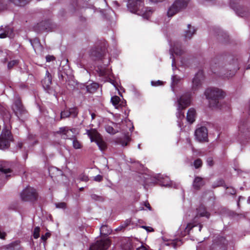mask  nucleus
<instances>
[{
    "mask_svg": "<svg viewBox=\"0 0 250 250\" xmlns=\"http://www.w3.org/2000/svg\"><path fill=\"white\" fill-rule=\"evenodd\" d=\"M107 42L104 41L103 42V46L101 47L100 52L99 51L98 48H92L89 50V55L93 61H96L99 60L103 61V65H100L98 66L96 71L100 76L104 77L107 79V81L110 82L114 86H116L114 81L112 79L113 76L111 70L106 67V66L109 64L110 60L109 56L107 57V59L105 58L106 55L104 53L107 49Z\"/></svg>",
    "mask_w": 250,
    "mask_h": 250,
    "instance_id": "f257e3e1",
    "label": "nucleus"
},
{
    "mask_svg": "<svg viewBox=\"0 0 250 250\" xmlns=\"http://www.w3.org/2000/svg\"><path fill=\"white\" fill-rule=\"evenodd\" d=\"M141 182L143 183L144 188H146L147 186L153 184H159L162 186L177 188L173 186L172 182L170 180L168 177L162 174L152 175L150 173L142 174L140 176Z\"/></svg>",
    "mask_w": 250,
    "mask_h": 250,
    "instance_id": "f03ea898",
    "label": "nucleus"
},
{
    "mask_svg": "<svg viewBox=\"0 0 250 250\" xmlns=\"http://www.w3.org/2000/svg\"><path fill=\"white\" fill-rule=\"evenodd\" d=\"M127 8L130 12L141 16L146 19L150 17L153 12L150 7L144 8L143 0H128Z\"/></svg>",
    "mask_w": 250,
    "mask_h": 250,
    "instance_id": "7ed1b4c3",
    "label": "nucleus"
},
{
    "mask_svg": "<svg viewBox=\"0 0 250 250\" xmlns=\"http://www.w3.org/2000/svg\"><path fill=\"white\" fill-rule=\"evenodd\" d=\"M191 102V95L187 93L182 95L175 103L177 106L176 116L178 118L177 123L179 127H181L180 121L185 117L183 110L190 104Z\"/></svg>",
    "mask_w": 250,
    "mask_h": 250,
    "instance_id": "20e7f679",
    "label": "nucleus"
},
{
    "mask_svg": "<svg viewBox=\"0 0 250 250\" xmlns=\"http://www.w3.org/2000/svg\"><path fill=\"white\" fill-rule=\"evenodd\" d=\"M205 95L207 99L209 100V104L211 107H217L218 100L225 96V93L221 89L215 87L207 88Z\"/></svg>",
    "mask_w": 250,
    "mask_h": 250,
    "instance_id": "39448f33",
    "label": "nucleus"
},
{
    "mask_svg": "<svg viewBox=\"0 0 250 250\" xmlns=\"http://www.w3.org/2000/svg\"><path fill=\"white\" fill-rule=\"evenodd\" d=\"M76 129H69L67 126L62 127L57 131L58 134H62V137L64 139H69L72 140V145L74 148L77 149L82 147L81 143L77 139L74 135Z\"/></svg>",
    "mask_w": 250,
    "mask_h": 250,
    "instance_id": "423d86ee",
    "label": "nucleus"
},
{
    "mask_svg": "<svg viewBox=\"0 0 250 250\" xmlns=\"http://www.w3.org/2000/svg\"><path fill=\"white\" fill-rule=\"evenodd\" d=\"M190 0H176L168 8L167 12V16L169 18L185 9Z\"/></svg>",
    "mask_w": 250,
    "mask_h": 250,
    "instance_id": "0eeeda50",
    "label": "nucleus"
},
{
    "mask_svg": "<svg viewBox=\"0 0 250 250\" xmlns=\"http://www.w3.org/2000/svg\"><path fill=\"white\" fill-rule=\"evenodd\" d=\"M86 134L90 139L91 142H95L99 149L103 151L106 148V144L102 140L100 134L95 130H87Z\"/></svg>",
    "mask_w": 250,
    "mask_h": 250,
    "instance_id": "6e6552de",
    "label": "nucleus"
},
{
    "mask_svg": "<svg viewBox=\"0 0 250 250\" xmlns=\"http://www.w3.org/2000/svg\"><path fill=\"white\" fill-rule=\"evenodd\" d=\"M36 189L31 187H27L21 193V197L24 201H35L38 198Z\"/></svg>",
    "mask_w": 250,
    "mask_h": 250,
    "instance_id": "1a4fd4ad",
    "label": "nucleus"
},
{
    "mask_svg": "<svg viewBox=\"0 0 250 250\" xmlns=\"http://www.w3.org/2000/svg\"><path fill=\"white\" fill-rule=\"evenodd\" d=\"M170 59H172V67L173 71L176 68L175 65V59L174 57V54L176 55H181L183 53L181 45L179 42H174L173 43H169Z\"/></svg>",
    "mask_w": 250,
    "mask_h": 250,
    "instance_id": "9d476101",
    "label": "nucleus"
},
{
    "mask_svg": "<svg viewBox=\"0 0 250 250\" xmlns=\"http://www.w3.org/2000/svg\"><path fill=\"white\" fill-rule=\"evenodd\" d=\"M12 139L10 131L8 129L4 128L0 135V149H4L8 148Z\"/></svg>",
    "mask_w": 250,
    "mask_h": 250,
    "instance_id": "9b49d317",
    "label": "nucleus"
},
{
    "mask_svg": "<svg viewBox=\"0 0 250 250\" xmlns=\"http://www.w3.org/2000/svg\"><path fill=\"white\" fill-rule=\"evenodd\" d=\"M111 242L108 238L97 240L90 246L89 250H107Z\"/></svg>",
    "mask_w": 250,
    "mask_h": 250,
    "instance_id": "f8f14e48",
    "label": "nucleus"
},
{
    "mask_svg": "<svg viewBox=\"0 0 250 250\" xmlns=\"http://www.w3.org/2000/svg\"><path fill=\"white\" fill-rule=\"evenodd\" d=\"M204 76L202 70H199L197 73H196L192 82V84L191 90L193 92L197 91L201 87L202 81L204 80Z\"/></svg>",
    "mask_w": 250,
    "mask_h": 250,
    "instance_id": "ddd939ff",
    "label": "nucleus"
},
{
    "mask_svg": "<svg viewBox=\"0 0 250 250\" xmlns=\"http://www.w3.org/2000/svg\"><path fill=\"white\" fill-rule=\"evenodd\" d=\"M238 69V66L237 63H235L232 68L230 66H228L227 68V71L224 69H221L219 72L215 71L213 72L214 73H218L219 76L223 78H229L232 77Z\"/></svg>",
    "mask_w": 250,
    "mask_h": 250,
    "instance_id": "4468645a",
    "label": "nucleus"
},
{
    "mask_svg": "<svg viewBox=\"0 0 250 250\" xmlns=\"http://www.w3.org/2000/svg\"><path fill=\"white\" fill-rule=\"evenodd\" d=\"M228 241L226 239L219 236L215 239L211 247V250H226Z\"/></svg>",
    "mask_w": 250,
    "mask_h": 250,
    "instance_id": "2eb2a0df",
    "label": "nucleus"
},
{
    "mask_svg": "<svg viewBox=\"0 0 250 250\" xmlns=\"http://www.w3.org/2000/svg\"><path fill=\"white\" fill-rule=\"evenodd\" d=\"M195 136L196 140L200 142L208 141V131L205 126H200L195 131Z\"/></svg>",
    "mask_w": 250,
    "mask_h": 250,
    "instance_id": "dca6fc26",
    "label": "nucleus"
},
{
    "mask_svg": "<svg viewBox=\"0 0 250 250\" xmlns=\"http://www.w3.org/2000/svg\"><path fill=\"white\" fill-rule=\"evenodd\" d=\"M127 125L128 126V128L130 132H124L123 139H120L118 141V143L122 145L123 146H125L127 145L128 143L130 141L131 132L132 131L134 128L132 123L129 120H125Z\"/></svg>",
    "mask_w": 250,
    "mask_h": 250,
    "instance_id": "f3484780",
    "label": "nucleus"
},
{
    "mask_svg": "<svg viewBox=\"0 0 250 250\" xmlns=\"http://www.w3.org/2000/svg\"><path fill=\"white\" fill-rule=\"evenodd\" d=\"M230 6L239 16L243 17L246 15L245 8L240 4L239 0H230Z\"/></svg>",
    "mask_w": 250,
    "mask_h": 250,
    "instance_id": "a211bd4d",
    "label": "nucleus"
},
{
    "mask_svg": "<svg viewBox=\"0 0 250 250\" xmlns=\"http://www.w3.org/2000/svg\"><path fill=\"white\" fill-rule=\"evenodd\" d=\"M197 226V224L195 223H189L186 225V224H182L178 230V233L180 236L184 237L189 234L192 229Z\"/></svg>",
    "mask_w": 250,
    "mask_h": 250,
    "instance_id": "6ab92c4d",
    "label": "nucleus"
},
{
    "mask_svg": "<svg viewBox=\"0 0 250 250\" xmlns=\"http://www.w3.org/2000/svg\"><path fill=\"white\" fill-rule=\"evenodd\" d=\"M12 108L15 115L19 118V116L24 113V109L21 104V101L19 97H16Z\"/></svg>",
    "mask_w": 250,
    "mask_h": 250,
    "instance_id": "aec40b11",
    "label": "nucleus"
},
{
    "mask_svg": "<svg viewBox=\"0 0 250 250\" xmlns=\"http://www.w3.org/2000/svg\"><path fill=\"white\" fill-rule=\"evenodd\" d=\"M42 83L44 89L48 93H53V90L50 88V85L52 83V77L48 70L46 71L45 76L42 80Z\"/></svg>",
    "mask_w": 250,
    "mask_h": 250,
    "instance_id": "412c9836",
    "label": "nucleus"
},
{
    "mask_svg": "<svg viewBox=\"0 0 250 250\" xmlns=\"http://www.w3.org/2000/svg\"><path fill=\"white\" fill-rule=\"evenodd\" d=\"M198 217H205L208 219L210 217V213L207 211L205 206L202 205H200L197 208V215L195 217L194 220Z\"/></svg>",
    "mask_w": 250,
    "mask_h": 250,
    "instance_id": "4be33fe9",
    "label": "nucleus"
},
{
    "mask_svg": "<svg viewBox=\"0 0 250 250\" xmlns=\"http://www.w3.org/2000/svg\"><path fill=\"white\" fill-rule=\"evenodd\" d=\"M205 184L203 179L200 177L196 176L195 177L192 186L194 189L198 190Z\"/></svg>",
    "mask_w": 250,
    "mask_h": 250,
    "instance_id": "5701e85b",
    "label": "nucleus"
},
{
    "mask_svg": "<svg viewBox=\"0 0 250 250\" xmlns=\"http://www.w3.org/2000/svg\"><path fill=\"white\" fill-rule=\"evenodd\" d=\"M196 111L194 108H190L187 113V119L190 123H192L195 121Z\"/></svg>",
    "mask_w": 250,
    "mask_h": 250,
    "instance_id": "b1692460",
    "label": "nucleus"
},
{
    "mask_svg": "<svg viewBox=\"0 0 250 250\" xmlns=\"http://www.w3.org/2000/svg\"><path fill=\"white\" fill-rule=\"evenodd\" d=\"M195 29L191 26L190 24L188 25V29L185 31L184 36L186 39H190L192 36L195 33Z\"/></svg>",
    "mask_w": 250,
    "mask_h": 250,
    "instance_id": "393cba45",
    "label": "nucleus"
},
{
    "mask_svg": "<svg viewBox=\"0 0 250 250\" xmlns=\"http://www.w3.org/2000/svg\"><path fill=\"white\" fill-rule=\"evenodd\" d=\"M120 101V97L117 96H113L111 98V102L116 108H119L120 107L124 106L123 102H121Z\"/></svg>",
    "mask_w": 250,
    "mask_h": 250,
    "instance_id": "a878e982",
    "label": "nucleus"
},
{
    "mask_svg": "<svg viewBox=\"0 0 250 250\" xmlns=\"http://www.w3.org/2000/svg\"><path fill=\"white\" fill-rule=\"evenodd\" d=\"M171 88L174 93H175V86L179 83L181 78L177 75L173 74L171 76Z\"/></svg>",
    "mask_w": 250,
    "mask_h": 250,
    "instance_id": "bb28decb",
    "label": "nucleus"
},
{
    "mask_svg": "<svg viewBox=\"0 0 250 250\" xmlns=\"http://www.w3.org/2000/svg\"><path fill=\"white\" fill-rule=\"evenodd\" d=\"M239 131L241 133H246L249 132V128L247 121H241L238 125Z\"/></svg>",
    "mask_w": 250,
    "mask_h": 250,
    "instance_id": "cd10ccee",
    "label": "nucleus"
},
{
    "mask_svg": "<svg viewBox=\"0 0 250 250\" xmlns=\"http://www.w3.org/2000/svg\"><path fill=\"white\" fill-rule=\"evenodd\" d=\"M31 0H8V1L18 6H24L28 3Z\"/></svg>",
    "mask_w": 250,
    "mask_h": 250,
    "instance_id": "c85d7f7f",
    "label": "nucleus"
},
{
    "mask_svg": "<svg viewBox=\"0 0 250 250\" xmlns=\"http://www.w3.org/2000/svg\"><path fill=\"white\" fill-rule=\"evenodd\" d=\"M99 87V84L97 83H92L86 85V90L89 93L94 92Z\"/></svg>",
    "mask_w": 250,
    "mask_h": 250,
    "instance_id": "c756f323",
    "label": "nucleus"
},
{
    "mask_svg": "<svg viewBox=\"0 0 250 250\" xmlns=\"http://www.w3.org/2000/svg\"><path fill=\"white\" fill-rule=\"evenodd\" d=\"M182 244V240L179 239H175L174 240H171L167 243H166V245L170 246L171 245L174 248H176L178 246H180Z\"/></svg>",
    "mask_w": 250,
    "mask_h": 250,
    "instance_id": "7c9ffc66",
    "label": "nucleus"
},
{
    "mask_svg": "<svg viewBox=\"0 0 250 250\" xmlns=\"http://www.w3.org/2000/svg\"><path fill=\"white\" fill-rule=\"evenodd\" d=\"M100 233L106 236L111 233V229L106 225H102L100 228Z\"/></svg>",
    "mask_w": 250,
    "mask_h": 250,
    "instance_id": "2f4dec72",
    "label": "nucleus"
},
{
    "mask_svg": "<svg viewBox=\"0 0 250 250\" xmlns=\"http://www.w3.org/2000/svg\"><path fill=\"white\" fill-rule=\"evenodd\" d=\"M11 172L9 168H0V176L7 178L10 176V175H8V174L11 173Z\"/></svg>",
    "mask_w": 250,
    "mask_h": 250,
    "instance_id": "473e14b6",
    "label": "nucleus"
},
{
    "mask_svg": "<svg viewBox=\"0 0 250 250\" xmlns=\"http://www.w3.org/2000/svg\"><path fill=\"white\" fill-rule=\"evenodd\" d=\"M12 32V30H11L10 28L8 26L5 27V30L3 33H2L0 34V39H3L7 37H11V34H9V31Z\"/></svg>",
    "mask_w": 250,
    "mask_h": 250,
    "instance_id": "72a5a7b5",
    "label": "nucleus"
},
{
    "mask_svg": "<svg viewBox=\"0 0 250 250\" xmlns=\"http://www.w3.org/2000/svg\"><path fill=\"white\" fill-rule=\"evenodd\" d=\"M19 242L17 241L13 242L7 246V249L10 250L18 249L19 248Z\"/></svg>",
    "mask_w": 250,
    "mask_h": 250,
    "instance_id": "f704fd0d",
    "label": "nucleus"
},
{
    "mask_svg": "<svg viewBox=\"0 0 250 250\" xmlns=\"http://www.w3.org/2000/svg\"><path fill=\"white\" fill-rule=\"evenodd\" d=\"M70 116L72 117L73 118H76L78 113V110L77 107H72L70 108L69 109Z\"/></svg>",
    "mask_w": 250,
    "mask_h": 250,
    "instance_id": "c9c22d12",
    "label": "nucleus"
},
{
    "mask_svg": "<svg viewBox=\"0 0 250 250\" xmlns=\"http://www.w3.org/2000/svg\"><path fill=\"white\" fill-rule=\"evenodd\" d=\"M70 116L69 110H64L61 113V119L68 118Z\"/></svg>",
    "mask_w": 250,
    "mask_h": 250,
    "instance_id": "e433bc0d",
    "label": "nucleus"
},
{
    "mask_svg": "<svg viewBox=\"0 0 250 250\" xmlns=\"http://www.w3.org/2000/svg\"><path fill=\"white\" fill-rule=\"evenodd\" d=\"M55 207L57 208L65 209L66 208V204L64 202H60L55 204Z\"/></svg>",
    "mask_w": 250,
    "mask_h": 250,
    "instance_id": "4c0bfd02",
    "label": "nucleus"
},
{
    "mask_svg": "<svg viewBox=\"0 0 250 250\" xmlns=\"http://www.w3.org/2000/svg\"><path fill=\"white\" fill-rule=\"evenodd\" d=\"M40 228L39 227L35 228L33 231V237L35 239H37L40 237Z\"/></svg>",
    "mask_w": 250,
    "mask_h": 250,
    "instance_id": "58836bf2",
    "label": "nucleus"
},
{
    "mask_svg": "<svg viewBox=\"0 0 250 250\" xmlns=\"http://www.w3.org/2000/svg\"><path fill=\"white\" fill-rule=\"evenodd\" d=\"M193 165L195 168H198L202 165V161L200 159H197L194 161Z\"/></svg>",
    "mask_w": 250,
    "mask_h": 250,
    "instance_id": "ea45409f",
    "label": "nucleus"
},
{
    "mask_svg": "<svg viewBox=\"0 0 250 250\" xmlns=\"http://www.w3.org/2000/svg\"><path fill=\"white\" fill-rule=\"evenodd\" d=\"M105 130L107 132L111 134H114L116 132L113 127L110 125H106L105 126Z\"/></svg>",
    "mask_w": 250,
    "mask_h": 250,
    "instance_id": "a19ab883",
    "label": "nucleus"
},
{
    "mask_svg": "<svg viewBox=\"0 0 250 250\" xmlns=\"http://www.w3.org/2000/svg\"><path fill=\"white\" fill-rule=\"evenodd\" d=\"M18 63V61L17 60H13L8 62L7 67L8 69L12 68L14 65H16Z\"/></svg>",
    "mask_w": 250,
    "mask_h": 250,
    "instance_id": "79ce46f5",
    "label": "nucleus"
},
{
    "mask_svg": "<svg viewBox=\"0 0 250 250\" xmlns=\"http://www.w3.org/2000/svg\"><path fill=\"white\" fill-rule=\"evenodd\" d=\"M129 223V221L128 220H126L125 224L124 225H122L119 226V227H118L116 229V231L121 230L123 228H125V227H126L128 225Z\"/></svg>",
    "mask_w": 250,
    "mask_h": 250,
    "instance_id": "37998d69",
    "label": "nucleus"
},
{
    "mask_svg": "<svg viewBox=\"0 0 250 250\" xmlns=\"http://www.w3.org/2000/svg\"><path fill=\"white\" fill-rule=\"evenodd\" d=\"M163 82L158 80L157 81H151V84L152 86H156L163 84Z\"/></svg>",
    "mask_w": 250,
    "mask_h": 250,
    "instance_id": "c03bdc74",
    "label": "nucleus"
},
{
    "mask_svg": "<svg viewBox=\"0 0 250 250\" xmlns=\"http://www.w3.org/2000/svg\"><path fill=\"white\" fill-rule=\"evenodd\" d=\"M44 22H42L40 23H38L37 26L40 28L39 30H47L48 27L45 25H43Z\"/></svg>",
    "mask_w": 250,
    "mask_h": 250,
    "instance_id": "a18cd8bd",
    "label": "nucleus"
},
{
    "mask_svg": "<svg viewBox=\"0 0 250 250\" xmlns=\"http://www.w3.org/2000/svg\"><path fill=\"white\" fill-rule=\"evenodd\" d=\"M50 236V233L49 232H46L44 235H42L41 237V239L42 241H46L48 238Z\"/></svg>",
    "mask_w": 250,
    "mask_h": 250,
    "instance_id": "49530a36",
    "label": "nucleus"
},
{
    "mask_svg": "<svg viewBox=\"0 0 250 250\" xmlns=\"http://www.w3.org/2000/svg\"><path fill=\"white\" fill-rule=\"evenodd\" d=\"M80 180L87 182L88 181V177L85 175H81L79 177Z\"/></svg>",
    "mask_w": 250,
    "mask_h": 250,
    "instance_id": "de8ad7c7",
    "label": "nucleus"
},
{
    "mask_svg": "<svg viewBox=\"0 0 250 250\" xmlns=\"http://www.w3.org/2000/svg\"><path fill=\"white\" fill-rule=\"evenodd\" d=\"M207 163L208 165L210 167L213 165V161L211 158H208L207 160Z\"/></svg>",
    "mask_w": 250,
    "mask_h": 250,
    "instance_id": "09e8293b",
    "label": "nucleus"
},
{
    "mask_svg": "<svg viewBox=\"0 0 250 250\" xmlns=\"http://www.w3.org/2000/svg\"><path fill=\"white\" fill-rule=\"evenodd\" d=\"M103 179V177L100 175H98L94 177V180L97 182H100Z\"/></svg>",
    "mask_w": 250,
    "mask_h": 250,
    "instance_id": "8fccbe9b",
    "label": "nucleus"
},
{
    "mask_svg": "<svg viewBox=\"0 0 250 250\" xmlns=\"http://www.w3.org/2000/svg\"><path fill=\"white\" fill-rule=\"evenodd\" d=\"M10 115L9 114H8L6 117H3V121L4 123H8L10 122Z\"/></svg>",
    "mask_w": 250,
    "mask_h": 250,
    "instance_id": "3c124183",
    "label": "nucleus"
},
{
    "mask_svg": "<svg viewBox=\"0 0 250 250\" xmlns=\"http://www.w3.org/2000/svg\"><path fill=\"white\" fill-rule=\"evenodd\" d=\"M54 59H55V58L53 56L48 55L46 57V61L48 62H49L53 60Z\"/></svg>",
    "mask_w": 250,
    "mask_h": 250,
    "instance_id": "603ef678",
    "label": "nucleus"
},
{
    "mask_svg": "<svg viewBox=\"0 0 250 250\" xmlns=\"http://www.w3.org/2000/svg\"><path fill=\"white\" fill-rule=\"evenodd\" d=\"M5 8H6V7L3 4L2 0H0V11L4 10Z\"/></svg>",
    "mask_w": 250,
    "mask_h": 250,
    "instance_id": "864d4df0",
    "label": "nucleus"
},
{
    "mask_svg": "<svg viewBox=\"0 0 250 250\" xmlns=\"http://www.w3.org/2000/svg\"><path fill=\"white\" fill-rule=\"evenodd\" d=\"M136 250H148L145 246L143 244H141L140 247L136 248Z\"/></svg>",
    "mask_w": 250,
    "mask_h": 250,
    "instance_id": "5fc2aeb1",
    "label": "nucleus"
},
{
    "mask_svg": "<svg viewBox=\"0 0 250 250\" xmlns=\"http://www.w3.org/2000/svg\"><path fill=\"white\" fill-rule=\"evenodd\" d=\"M127 245L129 247L128 250H132L133 249V244L131 242H129L127 243ZM125 250H127L125 248H124Z\"/></svg>",
    "mask_w": 250,
    "mask_h": 250,
    "instance_id": "6e6d98bb",
    "label": "nucleus"
},
{
    "mask_svg": "<svg viewBox=\"0 0 250 250\" xmlns=\"http://www.w3.org/2000/svg\"><path fill=\"white\" fill-rule=\"evenodd\" d=\"M142 227L143 228L145 229L148 231H150H150H153V229L152 228H151V227H146V226H142Z\"/></svg>",
    "mask_w": 250,
    "mask_h": 250,
    "instance_id": "4d7b16f0",
    "label": "nucleus"
},
{
    "mask_svg": "<svg viewBox=\"0 0 250 250\" xmlns=\"http://www.w3.org/2000/svg\"><path fill=\"white\" fill-rule=\"evenodd\" d=\"M91 198L94 200H99V198H100V197L97 196L96 194H92V195H91Z\"/></svg>",
    "mask_w": 250,
    "mask_h": 250,
    "instance_id": "13d9d810",
    "label": "nucleus"
},
{
    "mask_svg": "<svg viewBox=\"0 0 250 250\" xmlns=\"http://www.w3.org/2000/svg\"><path fill=\"white\" fill-rule=\"evenodd\" d=\"M144 205L146 206V207L147 208H148L149 210H150V208H151L148 202H145L144 203Z\"/></svg>",
    "mask_w": 250,
    "mask_h": 250,
    "instance_id": "bf43d9fd",
    "label": "nucleus"
},
{
    "mask_svg": "<svg viewBox=\"0 0 250 250\" xmlns=\"http://www.w3.org/2000/svg\"><path fill=\"white\" fill-rule=\"evenodd\" d=\"M51 170H56V171H58L59 174H61L62 173V171L61 170H59L58 168H57L56 167H54V168H52L51 169H49V171H51Z\"/></svg>",
    "mask_w": 250,
    "mask_h": 250,
    "instance_id": "052dcab7",
    "label": "nucleus"
},
{
    "mask_svg": "<svg viewBox=\"0 0 250 250\" xmlns=\"http://www.w3.org/2000/svg\"><path fill=\"white\" fill-rule=\"evenodd\" d=\"M113 5H115L117 7L119 6V4L118 3V1L116 0L113 1Z\"/></svg>",
    "mask_w": 250,
    "mask_h": 250,
    "instance_id": "680f3d73",
    "label": "nucleus"
},
{
    "mask_svg": "<svg viewBox=\"0 0 250 250\" xmlns=\"http://www.w3.org/2000/svg\"><path fill=\"white\" fill-rule=\"evenodd\" d=\"M91 115L92 119L93 120L95 118V114L94 113H91Z\"/></svg>",
    "mask_w": 250,
    "mask_h": 250,
    "instance_id": "e2e57ef3",
    "label": "nucleus"
},
{
    "mask_svg": "<svg viewBox=\"0 0 250 250\" xmlns=\"http://www.w3.org/2000/svg\"><path fill=\"white\" fill-rule=\"evenodd\" d=\"M79 65L81 67H83L84 66V64H83V62H81Z\"/></svg>",
    "mask_w": 250,
    "mask_h": 250,
    "instance_id": "0e129e2a",
    "label": "nucleus"
},
{
    "mask_svg": "<svg viewBox=\"0 0 250 250\" xmlns=\"http://www.w3.org/2000/svg\"><path fill=\"white\" fill-rule=\"evenodd\" d=\"M202 225H199V226H198V230L199 231H200L201 229H202Z\"/></svg>",
    "mask_w": 250,
    "mask_h": 250,
    "instance_id": "69168bd1",
    "label": "nucleus"
},
{
    "mask_svg": "<svg viewBox=\"0 0 250 250\" xmlns=\"http://www.w3.org/2000/svg\"><path fill=\"white\" fill-rule=\"evenodd\" d=\"M230 193L231 194H234L235 193V191L234 189L232 190V192H230Z\"/></svg>",
    "mask_w": 250,
    "mask_h": 250,
    "instance_id": "338daca9",
    "label": "nucleus"
},
{
    "mask_svg": "<svg viewBox=\"0 0 250 250\" xmlns=\"http://www.w3.org/2000/svg\"><path fill=\"white\" fill-rule=\"evenodd\" d=\"M248 202L249 203H250V197H249L248 199Z\"/></svg>",
    "mask_w": 250,
    "mask_h": 250,
    "instance_id": "774afa93",
    "label": "nucleus"
}]
</instances>
